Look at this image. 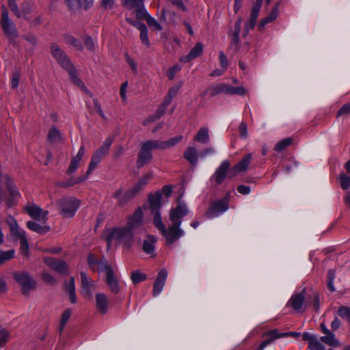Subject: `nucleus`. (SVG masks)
Returning a JSON list of instances; mask_svg holds the SVG:
<instances>
[{
  "mask_svg": "<svg viewBox=\"0 0 350 350\" xmlns=\"http://www.w3.org/2000/svg\"><path fill=\"white\" fill-rule=\"evenodd\" d=\"M88 176H89V175H88V174L86 173L85 175L79 177L77 178H75V179L70 178V179L68 180L67 181L59 183V185L62 187H71L76 184H79L80 183L85 181L88 178Z\"/></svg>",
  "mask_w": 350,
  "mask_h": 350,
  "instance_id": "40",
  "label": "nucleus"
},
{
  "mask_svg": "<svg viewBox=\"0 0 350 350\" xmlns=\"http://www.w3.org/2000/svg\"><path fill=\"white\" fill-rule=\"evenodd\" d=\"M157 242V239L152 235H147L146 239L143 243V250L148 254H154L155 247L154 244Z\"/></svg>",
  "mask_w": 350,
  "mask_h": 350,
  "instance_id": "31",
  "label": "nucleus"
},
{
  "mask_svg": "<svg viewBox=\"0 0 350 350\" xmlns=\"http://www.w3.org/2000/svg\"><path fill=\"white\" fill-rule=\"evenodd\" d=\"M144 0H124V5L129 9L137 8V12L144 9Z\"/></svg>",
  "mask_w": 350,
  "mask_h": 350,
  "instance_id": "41",
  "label": "nucleus"
},
{
  "mask_svg": "<svg viewBox=\"0 0 350 350\" xmlns=\"http://www.w3.org/2000/svg\"><path fill=\"white\" fill-rule=\"evenodd\" d=\"M81 279V288L82 291L87 295H91L92 291L91 288L94 284V282L88 278L85 273L81 271L80 273Z\"/></svg>",
  "mask_w": 350,
  "mask_h": 350,
  "instance_id": "32",
  "label": "nucleus"
},
{
  "mask_svg": "<svg viewBox=\"0 0 350 350\" xmlns=\"http://www.w3.org/2000/svg\"><path fill=\"white\" fill-rule=\"evenodd\" d=\"M167 277V271L162 269L158 273L157 277L154 282L152 294L154 297L158 296L163 290L165 280Z\"/></svg>",
  "mask_w": 350,
  "mask_h": 350,
  "instance_id": "20",
  "label": "nucleus"
},
{
  "mask_svg": "<svg viewBox=\"0 0 350 350\" xmlns=\"http://www.w3.org/2000/svg\"><path fill=\"white\" fill-rule=\"evenodd\" d=\"M139 31H140L139 38H140L141 41L146 46H149L150 42H149L148 37L147 27L145 26L143 29H141Z\"/></svg>",
  "mask_w": 350,
  "mask_h": 350,
  "instance_id": "55",
  "label": "nucleus"
},
{
  "mask_svg": "<svg viewBox=\"0 0 350 350\" xmlns=\"http://www.w3.org/2000/svg\"><path fill=\"white\" fill-rule=\"evenodd\" d=\"M268 338L262 341L261 344L259 345L256 350H264V349L269 344L273 342L275 340L283 337L287 336H293L297 337L300 335L299 332H284L280 333L277 329H273L267 333Z\"/></svg>",
  "mask_w": 350,
  "mask_h": 350,
  "instance_id": "9",
  "label": "nucleus"
},
{
  "mask_svg": "<svg viewBox=\"0 0 350 350\" xmlns=\"http://www.w3.org/2000/svg\"><path fill=\"white\" fill-rule=\"evenodd\" d=\"M252 157V155L251 153L247 154L243 157L240 162L234 165L229 172L230 178L234 177L241 172L247 170L251 161Z\"/></svg>",
  "mask_w": 350,
  "mask_h": 350,
  "instance_id": "19",
  "label": "nucleus"
},
{
  "mask_svg": "<svg viewBox=\"0 0 350 350\" xmlns=\"http://www.w3.org/2000/svg\"><path fill=\"white\" fill-rule=\"evenodd\" d=\"M137 16L138 17L143 16L146 20L148 25L153 27L156 30L161 31L162 29L161 25L153 17L148 14L144 8L140 10L139 12H137Z\"/></svg>",
  "mask_w": 350,
  "mask_h": 350,
  "instance_id": "29",
  "label": "nucleus"
},
{
  "mask_svg": "<svg viewBox=\"0 0 350 350\" xmlns=\"http://www.w3.org/2000/svg\"><path fill=\"white\" fill-rule=\"evenodd\" d=\"M321 340L331 347H340L341 345L332 332L326 334V336L321 337Z\"/></svg>",
  "mask_w": 350,
  "mask_h": 350,
  "instance_id": "39",
  "label": "nucleus"
},
{
  "mask_svg": "<svg viewBox=\"0 0 350 350\" xmlns=\"http://www.w3.org/2000/svg\"><path fill=\"white\" fill-rule=\"evenodd\" d=\"M105 281L110 291L114 293L118 294L120 291V286L117 277L114 275L113 271L110 274L105 276Z\"/></svg>",
  "mask_w": 350,
  "mask_h": 350,
  "instance_id": "26",
  "label": "nucleus"
},
{
  "mask_svg": "<svg viewBox=\"0 0 350 350\" xmlns=\"http://www.w3.org/2000/svg\"><path fill=\"white\" fill-rule=\"evenodd\" d=\"M131 279L134 284H138L144 281L146 279V274L140 272L139 271H134L131 274Z\"/></svg>",
  "mask_w": 350,
  "mask_h": 350,
  "instance_id": "46",
  "label": "nucleus"
},
{
  "mask_svg": "<svg viewBox=\"0 0 350 350\" xmlns=\"http://www.w3.org/2000/svg\"><path fill=\"white\" fill-rule=\"evenodd\" d=\"M335 279V272L334 270L330 269L327 273V287L331 292H334L336 288L334 286V281Z\"/></svg>",
  "mask_w": 350,
  "mask_h": 350,
  "instance_id": "52",
  "label": "nucleus"
},
{
  "mask_svg": "<svg viewBox=\"0 0 350 350\" xmlns=\"http://www.w3.org/2000/svg\"><path fill=\"white\" fill-rule=\"evenodd\" d=\"M137 193L134 188L130 189L125 192L122 190H118L113 194V197L116 199L119 206H124L127 204Z\"/></svg>",
  "mask_w": 350,
  "mask_h": 350,
  "instance_id": "17",
  "label": "nucleus"
},
{
  "mask_svg": "<svg viewBox=\"0 0 350 350\" xmlns=\"http://www.w3.org/2000/svg\"><path fill=\"white\" fill-rule=\"evenodd\" d=\"M207 92H210L211 96L213 97L220 94H228V85L221 83L215 85L210 86L207 89Z\"/></svg>",
  "mask_w": 350,
  "mask_h": 350,
  "instance_id": "30",
  "label": "nucleus"
},
{
  "mask_svg": "<svg viewBox=\"0 0 350 350\" xmlns=\"http://www.w3.org/2000/svg\"><path fill=\"white\" fill-rule=\"evenodd\" d=\"M293 142V139L292 137H286L284 138L280 142H278L275 147L274 150L277 152H282L283 150H284L286 147L290 146Z\"/></svg>",
  "mask_w": 350,
  "mask_h": 350,
  "instance_id": "42",
  "label": "nucleus"
},
{
  "mask_svg": "<svg viewBox=\"0 0 350 350\" xmlns=\"http://www.w3.org/2000/svg\"><path fill=\"white\" fill-rule=\"evenodd\" d=\"M44 262L49 267L58 273H66L68 272V266L66 262L62 260H57L51 257H46L44 258Z\"/></svg>",
  "mask_w": 350,
  "mask_h": 350,
  "instance_id": "15",
  "label": "nucleus"
},
{
  "mask_svg": "<svg viewBox=\"0 0 350 350\" xmlns=\"http://www.w3.org/2000/svg\"><path fill=\"white\" fill-rule=\"evenodd\" d=\"M152 178V174L151 172L144 175L138 181V183L135 185V187L133 188L138 193L146 184H148V183Z\"/></svg>",
  "mask_w": 350,
  "mask_h": 350,
  "instance_id": "44",
  "label": "nucleus"
},
{
  "mask_svg": "<svg viewBox=\"0 0 350 350\" xmlns=\"http://www.w3.org/2000/svg\"><path fill=\"white\" fill-rule=\"evenodd\" d=\"M95 271L98 272H105V276L113 271L112 267L107 264V261L105 258H103L97 262Z\"/></svg>",
  "mask_w": 350,
  "mask_h": 350,
  "instance_id": "38",
  "label": "nucleus"
},
{
  "mask_svg": "<svg viewBox=\"0 0 350 350\" xmlns=\"http://www.w3.org/2000/svg\"><path fill=\"white\" fill-rule=\"evenodd\" d=\"M113 138L108 137L103 144L93 153L90 163L87 170L88 175H90L102 159L109 153Z\"/></svg>",
  "mask_w": 350,
  "mask_h": 350,
  "instance_id": "4",
  "label": "nucleus"
},
{
  "mask_svg": "<svg viewBox=\"0 0 350 350\" xmlns=\"http://www.w3.org/2000/svg\"><path fill=\"white\" fill-rule=\"evenodd\" d=\"M15 254L14 250H10L8 251L0 250V265L5 262L13 258Z\"/></svg>",
  "mask_w": 350,
  "mask_h": 350,
  "instance_id": "45",
  "label": "nucleus"
},
{
  "mask_svg": "<svg viewBox=\"0 0 350 350\" xmlns=\"http://www.w3.org/2000/svg\"><path fill=\"white\" fill-rule=\"evenodd\" d=\"M310 350H324V346L317 340H313L308 343Z\"/></svg>",
  "mask_w": 350,
  "mask_h": 350,
  "instance_id": "57",
  "label": "nucleus"
},
{
  "mask_svg": "<svg viewBox=\"0 0 350 350\" xmlns=\"http://www.w3.org/2000/svg\"><path fill=\"white\" fill-rule=\"evenodd\" d=\"M68 8L76 12L81 8L88 9L93 5L94 0H64Z\"/></svg>",
  "mask_w": 350,
  "mask_h": 350,
  "instance_id": "21",
  "label": "nucleus"
},
{
  "mask_svg": "<svg viewBox=\"0 0 350 350\" xmlns=\"http://www.w3.org/2000/svg\"><path fill=\"white\" fill-rule=\"evenodd\" d=\"M338 314L343 318L346 319L350 323V307L342 306L340 307L338 310Z\"/></svg>",
  "mask_w": 350,
  "mask_h": 350,
  "instance_id": "53",
  "label": "nucleus"
},
{
  "mask_svg": "<svg viewBox=\"0 0 350 350\" xmlns=\"http://www.w3.org/2000/svg\"><path fill=\"white\" fill-rule=\"evenodd\" d=\"M125 59L126 63L129 64V66L131 67L132 71L135 73H137V65L135 62V61L128 55V53L124 54Z\"/></svg>",
  "mask_w": 350,
  "mask_h": 350,
  "instance_id": "62",
  "label": "nucleus"
},
{
  "mask_svg": "<svg viewBox=\"0 0 350 350\" xmlns=\"http://www.w3.org/2000/svg\"><path fill=\"white\" fill-rule=\"evenodd\" d=\"M51 53L57 63L69 73L70 79L72 83L90 96H92V94L87 89L83 82L77 77L76 69L64 51L57 44L53 43L51 45Z\"/></svg>",
  "mask_w": 350,
  "mask_h": 350,
  "instance_id": "1",
  "label": "nucleus"
},
{
  "mask_svg": "<svg viewBox=\"0 0 350 350\" xmlns=\"http://www.w3.org/2000/svg\"><path fill=\"white\" fill-rule=\"evenodd\" d=\"M286 306L291 307L295 312L304 313L308 308V303L306 302L305 290H303L301 293L293 294L287 302Z\"/></svg>",
  "mask_w": 350,
  "mask_h": 350,
  "instance_id": "8",
  "label": "nucleus"
},
{
  "mask_svg": "<svg viewBox=\"0 0 350 350\" xmlns=\"http://www.w3.org/2000/svg\"><path fill=\"white\" fill-rule=\"evenodd\" d=\"M1 25L3 32L9 39H14L18 36V31L15 23L9 18L8 11L4 6L2 8Z\"/></svg>",
  "mask_w": 350,
  "mask_h": 350,
  "instance_id": "6",
  "label": "nucleus"
},
{
  "mask_svg": "<svg viewBox=\"0 0 350 350\" xmlns=\"http://www.w3.org/2000/svg\"><path fill=\"white\" fill-rule=\"evenodd\" d=\"M143 212L140 207L137 208L128 219L126 227L132 230L137 229L143 224Z\"/></svg>",
  "mask_w": 350,
  "mask_h": 350,
  "instance_id": "16",
  "label": "nucleus"
},
{
  "mask_svg": "<svg viewBox=\"0 0 350 350\" xmlns=\"http://www.w3.org/2000/svg\"><path fill=\"white\" fill-rule=\"evenodd\" d=\"M340 179V185L343 189L346 190L350 187V176L341 174Z\"/></svg>",
  "mask_w": 350,
  "mask_h": 350,
  "instance_id": "56",
  "label": "nucleus"
},
{
  "mask_svg": "<svg viewBox=\"0 0 350 350\" xmlns=\"http://www.w3.org/2000/svg\"><path fill=\"white\" fill-rule=\"evenodd\" d=\"M79 204L80 200L73 197L64 198L58 202L60 213L65 217L74 216Z\"/></svg>",
  "mask_w": 350,
  "mask_h": 350,
  "instance_id": "7",
  "label": "nucleus"
},
{
  "mask_svg": "<svg viewBox=\"0 0 350 350\" xmlns=\"http://www.w3.org/2000/svg\"><path fill=\"white\" fill-rule=\"evenodd\" d=\"M20 243H21V252L25 256H27L29 252V243H28L27 237L23 238V239L20 240Z\"/></svg>",
  "mask_w": 350,
  "mask_h": 350,
  "instance_id": "59",
  "label": "nucleus"
},
{
  "mask_svg": "<svg viewBox=\"0 0 350 350\" xmlns=\"http://www.w3.org/2000/svg\"><path fill=\"white\" fill-rule=\"evenodd\" d=\"M181 70V67L179 65H175L169 68L167 71V77L170 80L174 79L176 74Z\"/></svg>",
  "mask_w": 350,
  "mask_h": 350,
  "instance_id": "61",
  "label": "nucleus"
},
{
  "mask_svg": "<svg viewBox=\"0 0 350 350\" xmlns=\"http://www.w3.org/2000/svg\"><path fill=\"white\" fill-rule=\"evenodd\" d=\"M161 194L160 193H156L155 194H150L149 196V202L154 218L157 213H159V209L161 206Z\"/></svg>",
  "mask_w": 350,
  "mask_h": 350,
  "instance_id": "27",
  "label": "nucleus"
},
{
  "mask_svg": "<svg viewBox=\"0 0 350 350\" xmlns=\"http://www.w3.org/2000/svg\"><path fill=\"white\" fill-rule=\"evenodd\" d=\"M9 338V332L6 329L0 327V347H3L5 345Z\"/></svg>",
  "mask_w": 350,
  "mask_h": 350,
  "instance_id": "50",
  "label": "nucleus"
},
{
  "mask_svg": "<svg viewBox=\"0 0 350 350\" xmlns=\"http://www.w3.org/2000/svg\"><path fill=\"white\" fill-rule=\"evenodd\" d=\"M230 161L227 160L223 161L211 177V181L215 183L217 185H220L222 183L226 177L227 172L230 170Z\"/></svg>",
  "mask_w": 350,
  "mask_h": 350,
  "instance_id": "12",
  "label": "nucleus"
},
{
  "mask_svg": "<svg viewBox=\"0 0 350 350\" xmlns=\"http://www.w3.org/2000/svg\"><path fill=\"white\" fill-rule=\"evenodd\" d=\"M8 6L18 18L21 17V12L15 0H8Z\"/></svg>",
  "mask_w": 350,
  "mask_h": 350,
  "instance_id": "60",
  "label": "nucleus"
},
{
  "mask_svg": "<svg viewBox=\"0 0 350 350\" xmlns=\"http://www.w3.org/2000/svg\"><path fill=\"white\" fill-rule=\"evenodd\" d=\"M13 278L20 285L21 292L24 295H28L36 288V280L26 271L14 272Z\"/></svg>",
  "mask_w": 350,
  "mask_h": 350,
  "instance_id": "5",
  "label": "nucleus"
},
{
  "mask_svg": "<svg viewBox=\"0 0 350 350\" xmlns=\"http://www.w3.org/2000/svg\"><path fill=\"white\" fill-rule=\"evenodd\" d=\"M183 157L192 166H196L198 156L196 148L192 146L187 147L183 154Z\"/></svg>",
  "mask_w": 350,
  "mask_h": 350,
  "instance_id": "28",
  "label": "nucleus"
},
{
  "mask_svg": "<svg viewBox=\"0 0 350 350\" xmlns=\"http://www.w3.org/2000/svg\"><path fill=\"white\" fill-rule=\"evenodd\" d=\"M337 115L338 116L342 115H350V102L344 105L338 111Z\"/></svg>",
  "mask_w": 350,
  "mask_h": 350,
  "instance_id": "64",
  "label": "nucleus"
},
{
  "mask_svg": "<svg viewBox=\"0 0 350 350\" xmlns=\"http://www.w3.org/2000/svg\"><path fill=\"white\" fill-rule=\"evenodd\" d=\"M189 213V209L185 203H178L174 208H171L169 214V219L171 222L178 223L181 225L182 218Z\"/></svg>",
  "mask_w": 350,
  "mask_h": 350,
  "instance_id": "10",
  "label": "nucleus"
},
{
  "mask_svg": "<svg viewBox=\"0 0 350 350\" xmlns=\"http://www.w3.org/2000/svg\"><path fill=\"white\" fill-rule=\"evenodd\" d=\"M262 0H256L254 4L252 6L250 18L247 23L245 25V36L249 31L253 29L256 25V19L258 18L260 7L262 5Z\"/></svg>",
  "mask_w": 350,
  "mask_h": 350,
  "instance_id": "13",
  "label": "nucleus"
},
{
  "mask_svg": "<svg viewBox=\"0 0 350 350\" xmlns=\"http://www.w3.org/2000/svg\"><path fill=\"white\" fill-rule=\"evenodd\" d=\"M85 153L84 146H81L77 154L71 160L70 165L67 170V173L71 174L77 171L79 167L80 161Z\"/></svg>",
  "mask_w": 350,
  "mask_h": 350,
  "instance_id": "22",
  "label": "nucleus"
},
{
  "mask_svg": "<svg viewBox=\"0 0 350 350\" xmlns=\"http://www.w3.org/2000/svg\"><path fill=\"white\" fill-rule=\"evenodd\" d=\"M71 314H72V311L70 309H67L65 311H64V312L62 313V317H61L60 325H59V330L60 332H62L64 330L66 323L68 322V319H70V317L71 316Z\"/></svg>",
  "mask_w": 350,
  "mask_h": 350,
  "instance_id": "48",
  "label": "nucleus"
},
{
  "mask_svg": "<svg viewBox=\"0 0 350 350\" xmlns=\"http://www.w3.org/2000/svg\"><path fill=\"white\" fill-rule=\"evenodd\" d=\"M279 14V3H276L275 5L269 14L262 18L259 24V27L263 28L267 24L274 21Z\"/></svg>",
  "mask_w": 350,
  "mask_h": 350,
  "instance_id": "34",
  "label": "nucleus"
},
{
  "mask_svg": "<svg viewBox=\"0 0 350 350\" xmlns=\"http://www.w3.org/2000/svg\"><path fill=\"white\" fill-rule=\"evenodd\" d=\"M246 93L245 88L242 86L240 87H233L228 85V94L229 95H240L243 96Z\"/></svg>",
  "mask_w": 350,
  "mask_h": 350,
  "instance_id": "51",
  "label": "nucleus"
},
{
  "mask_svg": "<svg viewBox=\"0 0 350 350\" xmlns=\"http://www.w3.org/2000/svg\"><path fill=\"white\" fill-rule=\"evenodd\" d=\"M48 140L51 144H59L63 141L60 131L55 126H53L49 131Z\"/></svg>",
  "mask_w": 350,
  "mask_h": 350,
  "instance_id": "37",
  "label": "nucleus"
},
{
  "mask_svg": "<svg viewBox=\"0 0 350 350\" xmlns=\"http://www.w3.org/2000/svg\"><path fill=\"white\" fill-rule=\"evenodd\" d=\"M96 305L98 310L105 314L108 311V299L104 293H97L95 295Z\"/></svg>",
  "mask_w": 350,
  "mask_h": 350,
  "instance_id": "23",
  "label": "nucleus"
},
{
  "mask_svg": "<svg viewBox=\"0 0 350 350\" xmlns=\"http://www.w3.org/2000/svg\"><path fill=\"white\" fill-rule=\"evenodd\" d=\"M193 139L199 143L206 144L210 141L208 129L206 127H202L199 129Z\"/></svg>",
  "mask_w": 350,
  "mask_h": 350,
  "instance_id": "35",
  "label": "nucleus"
},
{
  "mask_svg": "<svg viewBox=\"0 0 350 350\" xmlns=\"http://www.w3.org/2000/svg\"><path fill=\"white\" fill-rule=\"evenodd\" d=\"M163 114H160V113H159V111L157 109L156 112L154 114L152 115V116H150L149 117H148L146 119H145L142 124L144 126H147L148 124L159 120L161 116H163Z\"/></svg>",
  "mask_w": 350,
  "mask_h": 350,
  "instance_id": "54",
  "label": "nucleus"
},
{
  "mask_svg": "<svg viewBox=\"0 0 350 350\" xmlns=\"http://www.w3.org/2000/svg\"><path fill=\"white\" fill-rule=\"evenodd\" d=\"M106 241L108 248L112 244L122 243L130 246L133 243V232L126 227L114 228L110 230L107 235Z\"/></svg>",
  "mask_w": 350,
  "mask_h": 350,
  "instance_id": "3",
  "label": "nucleus"
},
{
  "mask_svg": "<svg viewBox=\"0 0 350 350\" xmlns=\"http://www.w3.org/2000/svg\"><path fill=\"white\" fill-rule=\"evenodd\" d=\"M152 159V154L150 150L143 142L141 144L140 150L138 152L136 166L138 168L142 167L144 165L150 162Z\"/></svg>",
  "mask_w": 350,
  "mask_h": 350,
  "instance_id": "14",
  "label": "nucleus"
},
{
  "mask_svg": "<svg viewBox=\"0 0 350 350\" xmlns=\"http://www.w3.org/2000/svg\"><path fill=\"white\" fill-rule=\"evenodd\" d=\"M41 278L46 282L52 285L57 283L55 278L50 273L46 272H42L41 274Z\"/></svg>",
  "mask_w": 350,
  "mask_h": 350,
  "instance_id": "58",
  "label": "nucleus"
},
{
  "mask_svg": "<svg viewBox=\"0 0 350 350\" xmlns=\"http://www.w3.org/2000/svg\"><path fill=\"white\" fill-rule=\"evenodd\" d=\"M146 146L150 150H164L163 141L161 140H148L144 142Z\"/></svg>",
  "mask_w": 350,
  "mask_h": 350,
  "instance_id": "43",
  "label": "nucleus"
},
{
  "mask_svg": "<svg viewBox=\"0 0 350 350\" xmlns=\"http://www.w3.org/2000/svg\"><path fill=\"white\" fill-rule=\"evenodd\" d=\"M228 208V204L225 200H219L215 201L206 212L205 216L208 218H214L226 211Z\"/></svg>",
  "mask_w": 350,
  "mask_h": 350,
  "instance_id": "11",
  "label": "nucleus"
},
{
  "mask_svg": "<svg viewBox=\"0 0 350 350\" xmlns=\"http://www.w3.org/2000/svg\"><path fill=\"white\" fill-rule=\"evenodd\" d=\"M183 139L182 135L175 136L167 141H163L164 150L174 147L178 144Z\"/></svg>",
  "mask_w": 350,
  "mask_h": 350,
  "instance_id": "47",
  "label": "nucleus"
},
{
  "mask_svg": "<svg viewBox=\"0 0 350 350\" xmlns=\"http://www.w3.org/2000/svg\"><path fill=\"white\" fill-rule=\"evenodd\" d=\"M172 98L167 96V95L165 96L162 103L159 106L157 110L160 114L164 115L166 111L167 107L172 103Z\"/></svg>",
  "mask_w": 350,
  "mask_h": 350,
  "instance_id": "49",
  "label": "nucleus"
},
{
  "mask_svg": "<svg viewBox=\"0 0 350 350\" xmlns=\"http://www.w3.org/2000/svg\"><path fill=\"white\" fill-rule=\"evenodd\" d=\"M27 213L29 215L35 219H39L40 217L45 219L49 212L43 211L41 208L37 206H29L26 207Z\"/></svg>",
  "mask_w": 350,
  "mask_h": 350,
  "instance_id": "25",
  "label": "nucleus"
},
{
  "mask_svg": "<svg viewBox=\"0 0 350 350\" xmlns=\"http://www.w3.org/2000/svg\"><path fill=\"white\" fill-rule=\"evenodd\" d=\"M5 221L8 225L10 232L13 237H17L20 240L26 237L25 231L19 227L16 220L12 216H8Z\"/></svg>",
  "mask_w": 350,
  "mask_h": 350,
  "instance_id": "18",
  "label": "nucleus"
},
{
  "mask_svg": "<svg viewBox=\"0 0 350 350\" xmlns=\"http://www.w3.org/2000/svg\"><path fill=\"white\" fill-rule=\"evenodd\" d=\"M153 223L162 236L165 239L167 245L174 243L185 235V232L181 228V225L179 224V222L178 224L171 222V224L166 228L162 222L160 213H157L155 217L153 218Z\"/></svg>",
  "mask_w": 350,
  "mask_h": 350,
  "instance_id": "2",
  "label": "nucleus"
},
{
  "mask_svg": "<svg viewBox=\"0 0 350 350\" xmlns=\"http://www.w3.org/2000/svg\"><path fill=\"white\" fill-rule=\"evenodd\" d=\"M241 18L239 17L234 24V31L232 33V38L231 40V46L237 49L239 44V36L240 33V29L241 26Z\"/></svg>",
  "mask_w": 350,
  "mask_h": 350,
  "instance_id": "36",
  "label": "nucleus"
},
{
  "mask_svg": "<svg viewBox=\"0 0 350 350\" xmlns=\"http://www.w3.org/2000/svg\"><path fill=\"white\" fill-rule=\"evenodd\" d=\"M239 131L241 138L246 139L247 137V127L245 122H241L239 126Z\"/></svg>",
  "mask_w": 350,
  "mask_h": 350,
  "instance_id": "63",
  "label": "nucleus"
},
{
  "mask_svg": "<svg viewBox=\"0 0 350 350\" xmlns=\"http://www.w3.org/2000/svg\"><path fill=\"white\" fill-rule=\"evenodd\" d=\"M202 51L203 45L201 43H197L194 47L190 50L189 53L187 55L180 57V61L185 63L189 62L200 55Z\"/></svg>",
  "mask_w": 350,
  "mask_h": 350,
  "instance_id": "24",
  "label": "nucleus"
},
{
  "mask_svg": "<svg viewBox=\"0 0 350 350\" xmlns=\"http://www.w3.org/2000/svg\"><path fill=\"white\" fill-rule=\"evenodd\" d=\"M27 227L33 232L39 233L40 234H44L50 231L51 228L48 225H40L36 221H29L27 222Z\"/></svg>",
  "mask_w": 350,
  "mask_h": 350,
  "instance_id": "33",
  "label": "nucleus"
}]
</instances>
